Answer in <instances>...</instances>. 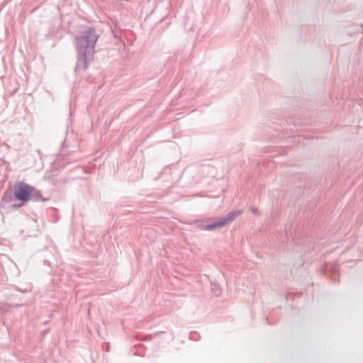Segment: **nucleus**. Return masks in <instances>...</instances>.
Here are the masks:
<instances>
[{"mask_svg": "<svg viewBox=\"0 0 363 363\" xmlns=\"http://www.w3.org/2000/svg\"><path fill=\"white\" fill-rule=\"evenodd\" d=\"M13 196L16 199L21 201V203L18 206H22L32 199H34L36 201L45 200L43 199L40 191L23 182L15 184L13 186Z\"/></svg>", "mask_w": 363, "mask_h": 363, "instance_id": "f257e3e1", "label": "nucleus"}, {"mask_svg": "<svg viewBox=\"0 0 363 363\" xmlns=\"http://www.w3.org/2000/svg\"><path fill=\"white\" fill-rule=\"evenodd\" d=\"M242 211L236 210L233 211L228 214L225 218L219 219L218 221L213 224L207 225L204 227V229L207 230H212L217 228H222L228 224L229 223L234 220L238 216L242 213Z\"/></svg>", "mask_w": 363, "mask_h": 363, "instance_id": "f03ea898", "label": "nucleus"}, {"mask_svg": "<svg viewBox=\"0 0 363 363\" xmlns=\"http://www.w3.org/2000/svg\"><path fill=\"white\" fill-rule=\"evenodd\" d=\"M84 39L86 42V46L93 48L97 40V35L94 30L89 29L86 31Z\"/></svg>", "mask_w": 363, "mask_h": 363, "instance_id": "7ed1b4c3", "label": "nucleus"}, {"mask_svg": "<svg viewBox=\"0 0 363 363\" xmlns=\"http://www.w3.org/2000/svg\"><path fill=\"white\" fill-rule=\"evenodd\" d=\"M252 211L255 213H257L258 209L257 208H252Z\"/></svg>", "mask_w": 363, "mask_h": 363, "instance_id": "20e7f679", "label": "nucleus"}]
</instances>
